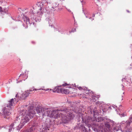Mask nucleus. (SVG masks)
I'll return each mask as SVG.
<instances>
[{
	"mask_svg": "<svg viewBox=\"0 0 132 132\" xmlns=\"http://www.w3.org/2000/svg\"><path fill=\"white\" fill-rule=\"evenodd\" d=\"M123 98H122V99H121V100H123Z\"/></svg>",
	"mask_w": 132,
	"mask_h": 132,
	"instance_id": "obj_46",
	"label": "nucleus"
},
{
	"mask_svg": "<svg viewBox=\"0 0 132 132\" xmlns=\"http://www.w3.org/2000/svg\"><path fill=\"white\" fill-rule=\"evenodd\" d=\"M14 128V127H11V125L10 126V128L9 129V132H10L11 131V130H12Z\"/></svg>",
	"mask_w": 132,
	"mask_h": 132,
	"instance_id": "obj_25",
	"label": "nucleus"
},
{
	"mask_svg": "<svg viewBox=\"0 0 132 132\" xmlns=\"http://www.w3.org/2000/svg\"><path fill=\"white\" fill-rule=\"evenodd\" d=\"M59 89L58 87H55V88L54 89L53 92H59Z\"/></svg>",
	"mask_w": 132,
	"mask_h": 132,
	"instance_id": "obj_19",
	"label": "nucleus"
},
{
	"mask_svg": "<svg viewBox=\"0 0 132 132\" xmlns=\"http://www.w3.org/2000/svg\"><path fill=\"white\" fill-rule=\"evenodd\" d=\"M33 106H30L28 110V114H27V111L26 110H22L20 111L19 116L21 118V120L20 124L18 120H16L11 125L12 127L15 128L16 127L17 130H19L27 122H28L30 119L33 118L36 114V113L34 110Z\"/></svg>",
	"mask_w": 132,
	"mask_h": 132,
	"instance_id": "obj_4",
	"label": "nucleus"
},
{
	"mask_svg": "<svg viewBox=\"0 0 132 132\" xmlns=\"http://www.w3.org/2000/svg\"><path fill=\"white\" fill-rule=\"evenodd\" d=\"M104 125L105 127H106L107 128L106 129L108 131V130L109 129V128L110 127V125L109 123L108 122H105L104 123Z\"/></svg>",
	"mask_w": 132,
	"mask_h": 132,
	"instance_id": "obj_17",
	"label": "nucleus"
},
{
	"mask_svg": "<svg viewBox=\"0 0 132 132\" xmlns=\"http://www.w3.org/2000/svg\"><path fill=\"white\" fill-rule=\"evenodd\" d=\"M105 132H112V131H108L107 132V131H105Z\"/></svg>",
	"mask_w": 132,
	"mask_h": 132,
	"instance_id": "obj_38",
	"label": "nucleus"
},
{
	"mask_svg": "<svg viewBox=\"0 0 132 132\" xmlns=\"http://www.w3.org/2000/svg\"><path fill=\"white\" fill-rule=\"evenodd\" d=\"M75 31H76V29L73 28L72 29L71 32H74Z\"/></svg>",
	"mask_w": 132,
	"mask_h": 132,
	"instance_id": "obj_27",
	"label": "nucleus"
},
{
	"mask_svg": "<svg viewBox=\"0 0 132 132\" xmlns=\"http://www.w3.org/2000/svg\"><path fill=\"white\" fill-rule=\"evenodd\" d=\"M124 92H123V94H124Z\"/></svg>",
	"mask_w": 132,
	"mask_h": 132,
	"instance_id": "obj_47",
	"label": "nucleus"
},
{
	"mask_svg": "<svg viewBox=\"0 0 132 132\" xmlns=\"http://www.w3.org/2000/svg\"><path fill=\"white\" fill-rule=\"evenodd\" d=\"M67 10L69 12H71V11L70 10V9H67Z\"/></svg>",
	"mask_w": 132,
	"mask_h": 132,
	"instance_id": "obj_36",
	"label": "nucleus"
},
{
	"mask_svg": "<svg viewBox=\"0 0 132 132\" xmlns=\"http://www.w3.org/2000/svg\"><path fill=\"white\" fill-rule=\"evenodd\" d=\"M24 73H23L22 74H20V75L19 76V77H21L22 76V77H23L24 76Z\"/></svg>",
	"mask_w": 132,
	"mask_h": 132,
	"instance_id": "obj_28",
	"label": "nucleus"
},
{
	"mask_svg": "<svg viewBox=\"0 0 132 132\" xmlns=\"http://www.w3.org/2000/svg\"><path fill=\"white\" fill-rule=\"evenodd\" d=\"M129 81H128L126 79V78H122V82L124 81H126V82H127V83L128 84H129V85L130 84V79L129 80Z\"/></svg>",
	"mask_w": 132,
	"mask_h": 132,
	"instance_id": "obj_18",
	"label": "nucleus"
},
{
	"mask_svg": "<svg viewBox=\"0 0 132 132\" xmlns=\"http://www.w3.org/2000/svg\"><path fill=\"white\" fill-rule=\"evenodd\" d=\"M60 90L61 91L62 93L64 94H67L68 93V90H67L65 89H63V90L62 89H60Z\"/></svg>",
	"mask_w": 132,
	"mask_h": 132,
	"instance_id": "obj_20",
	"label": "nucleus"
},
{
	"mask_svg": "<svg viewBox=\"0 0 132 132\" xmlns=\"http://www.w3.org/2000/svg\"><path fill=\"white\" fill-rule=\"evenodd\" d=\"M81 3H82V2H83V1H81Z\"/></svg>",
	"mask_w": 132,
	"mask_h": 132,
	"instance_id": "obj_43",
	"label": "nucleus"
},
{
	"mask_svg": "<svg viewBox=\"0 0 132 132\" xmlns=\"http://www.w3.org/2000/svg\"><path fill=\"white\" fill-rule=\"evenodd\" d=\"M130 122L129 121L125 122V121H122L120 123L119 129L118 128V129H116L117 128V126L114 128V130L116 131H118L120 129L122 132H131L132 129L130 126Z\"/></svg>",
	"mask_w": 132,
	"mask_h": 132,
	"instance_id": "obj_6",
	"label": "nucleus"
},
{
	"mask_svg": "<svg viewBox=\"0 0 132 132\" xmlns=\"http://www.w3.org/2000/svg\"><path fill=\"white\" fill-rule=\"evenodd\" d=\"M98 2H100L101 0H97ZM103 0H102V1H103Z\"/></svg>",
	"mask_w": 132,
	"mask_h": 132,
	"instance_id": "obj_41",
	"label": "nucleus"
},
{
	"mask_svg": "<svg viewBox=\"0 0 132 132\" xmlns=\"http://www.w3.org/2000/svg\"><path fill=\"white\" fill-rule=\"evenodd\" d=\"M8 7L7 8H4L3 9L2 7L0 6V14L2 15L6 14L8 15V16H10V12L8 10Z\"/></svg>",
	"mask_w": 132,
	"mask_h": 132,
	"instance_id": "obj_10",
	"label": "nucleus"
},
{
	"mask_svg": "<svg viewBox=\"0 0 132 132\" xmlns=\"http://www.w3.org/2000/svg\"><path fill=\"white\" fill-rule=\"evenodd\" d=\"M49 122L48 123L47 121H46L43 124L42 130L39 132H49V129L50 127V126L52 125V123L51 122L50 120H49Z\"/></svg>",
	"mask_w": 132,
	"mask_h": 132,
	"instance_id": "obj_7",
	"label": "nucleus"
},
{
	"mask_svg": "<svg viewBox=\"0 0 132 132\" xmlns=\"http://www.w3.org/2000/svg\"><path fill=\"white\" fill-rule=\"evenodd\" d=\"M63 86H67V85H68V84H67V83H65L64 84H63L62 85Z\"/></svg>",
	"mask_w": 132,
	"mask_h": 132,
	"instance_id": "obj_31",
	"label": "nucleus"
},
{
	"mask_svg": "<svg viewBox=\"0 0 132 132\" xmlns=\"http://www.w3.org/2000/svg\"><path fill=\"white\" fill-rule=\"evenodd\" d=\"M82 88L83 87H78L79 89L80 90H81L82 89Z\"/></svg>",
	"mask_w": 132,
	"mask_h": 132,
	"instance_id": "obj_30",
	"label": "nucleus"
},
{
	"mask_svg": "<svg viewBox=\"0 0 132 132\" xmlns=\"http://www.w3.org/2000/svg\"><path fill=\"white\" fill-rule=\"evenodd\" d=\"M72 111L79 114L78 120L81 118L82 123H85L89 127H92L93 130L97 132H103V128L102 125H99L98 122L102 121L104 119L102 117H98L97 119L95 117L92 118L84 114H81L80 112L76 110L72 109Z\"/></svg>",
	"mask_w": 132,
	"mask_h": 132,
	"instance_id": "obj_3",
	"label": "nucleus"
},
{
	"mask_svg": "<svg viewBox=\"0 0 132 132\" xmlns=\"http://www.w3.org/2000/svg\"><path fill=\"white\" fill-rule=\"evenodd\" d=\"M62 2H60L59 0H58L57 2H55L53 4V7L54 8L58 7L59 4H60L59 3Z\"/></svg>",
	"mask_w": 132,
	"mask_h": 132,
	"instance_id": "obj_15",
	"label": "nucleus"
},
{
	"mask_svg": "<svg viewBox=\"0 0 132 132\" xmlns=\"http://www.w3.org/2000/svg\"><path fill=\"white\" fill-rule=\"evenodd\" d=\"M121 106H122V105H119V110H121L120 107H121Z\"/></svg>",
	"mask_w": 132,
	"mask_h": 132,
	"instance_id": "obj_34",
	"label": "nucleus"
},
{
	"mask_svg": "<svg viewBox=\"0 0 132 132\" xmlns=\"http://www.w3.org/2000/svg\"><path fill=\"white\" fill-rule=\"evenodd\" d=\"M82 89H83L85 91H86V92L85 93L86 94H87V95H89V96L90 95V93L91 91L89 90H88L87 88V87H83Z\"/></svg>",
	"mask_w": 132,
	"mask_h": 132,
	"instance_id": "obj_14",
	"label": "nucleus"
},
{
	"mask_svg": "<svg viewBox=\"0 0 132 132\" xmlns=\"http://www.w3.org/2000/svg\"><path fill=\"white\" fill-rule=\"evenodd\" d=\"M32 19L36 22H39L40 21V17H33Z\"/></svg>",
	"mask_w": 132,
	"mask_h": 132,
	"instance_id": "obj_16",
	"label": "nucleus"
},
{
	"mask_svg": "<svg viewBox=\"0 0 132 132\" xmlns=\"http://www.w3.org/2000/svg\"><path fill=\"white\" fill-rule=\"evenodd\" d=\"M96 104H100H100H101V103H100L99 101H98H98H97V102H96Z\"/></svg>",
	"mask_w": 132,
	"mask_h": 132,
	"instance_id": "obj_35",
	"label": "nucleus"
},
{
	"mask_svg": "<svg viewBox=\"0 0 132 132\" xmlns=\"http://www.w3.org/2000/svg\"><path fill=\"white\" fill-rule=\"evenodd\" d=\"M60 2H62L63 1H64V0H59Z\"/></svg>",
	"mask_w": 132,
	"mask_h": 132,
	"instance_id": "obj_37",
	"label": "nucleus"
},
{
	"mask_svg": "<svg viewBox=\"0 0 132 132\" xmlns=\"http://www.w3.org/2000/svg\"><path fill=\"white\" fill-rule=\"evenodd\" d=\"M127 11L128 13H130V11L128 10H127Z\"/></svg>",
	"mask_w": 132,
	"mask_h": 132,
	"instance_id": "obj_40",
	"label": "nucleus"
},
{
	"mask_svg": "<svg viewBox=\"0 0 132 132\" xmlns=\"http://www.w3.org/2000/svg\"><path fill=\"white\" fill-rule=\"evenodd\" d=\"M36 111L37 113L39 115L42 114L43 116L55 119L61 117L62 122L64 123H68L75 117L71 109L64 107L59 108L52 111L51 109L38 105L36 107Z\"/></svg>",
	"mask_w": 132,
	"mask_h": 132,
	"instance_id": "obj_1",
	"label": "nucleus"
},
{
	"mask_svg": "<svg viewBox=\"0 0 132 132\" xmlns=\"http://www.w3.org/2000/svg\"><path fill=\"white\" fill-rule=\"evenodd\" d=\"M94 94L93 92H90V96L92 97L91 100L92 102H95L97 99H98V98L99 97L98 96H94Z\"/></svg>",
	"mask_w": 132,
	"mask_h": 132,
	"instance_id": "obj_11",
	"label": "nucleus"
},
{
	"mask_svg": "<svg viewBox=\"0 0 132 132\" xmlns=\"http://www.w3.org/2000/svg\"><path fill=\"white\" fill-rule=\"evenodd\" d=\"M22 19L25 22L26 21V24L28 25L29 24L30 26L31 24H33V25L34 24V22H30L29 19L28 17H22Z\"/></svg>",
	"mask_w": 132,
	"mask_h": 132,
	"instance_id": "obj_12",
	"label": "nucleus"
},
{
	"mask_svg": "<svg viewBox=\"0 0 132 132\" xmlns=\"http://www.w3.org/2000/svg\"><path fill=\"white\" fill-rule=\"evenodd\" d=\"M1 4L2 5L5 6L7 4V3L6 2L4 1L2 2Z\"/></svg>",
	"mask_w": 132,
	"mask_h": 132,
	"instance_id": "obj_23",
	"label": "nucleus"
},
{
	"mask_svg": "<svg viewBox=\"0 0 132 132\" xmlns=\"http://www.w3.org/2000/svg\"><path fill=\"white\" fill-rule=\"evenodd\" d=\"M11 18L13 20H15V19L16 17H11Z\"/></svg>",
	"mask_w": 132,
	"mask_h": 132,
	"instance_id": "obj_32",
	"label": "nucleus"
},
{
	"mask_svg": "<svg viewBox=\"0 0 132 132\" xmlns=\"http://www.w3.org/2000/svg\"><path fill=\"white\" fill-rule=\"evenodd\" d=\"M100 14V13L97 12L96 13H94L93 15V16H99Z\"/></svg>",
	"mask_w": 132,
	"mask_h": 132,
	"instance_id": "obj_24",
	"label": "nucleus"
},
{
	"mask_svg": "<svg viewBox=\"0 0 132 132\" xmlns=\"http://www.w3.org/2000/svg\"><path fill=\"white\" fill-rule=\"evenodd\" d=\"M38 123L36 122H34L33 123L31 128L25 130L24 132H34V130L38 129Z\"/></svg>",
	"mask_w": 132,
	"mask_h": 132,
	"instance_id": "obj_9",
	"label": "nucleus"
},
{
	"mask_svg": "<svg viewBox=\"0 0 132 132\" xmlns=\"http://www.w3.org/2000/svg\"><path fill=\"white\" fill-rule=\"evenodd\" d=\"M74 129H79L81 132H88L87 129L85 127L84 125L80 123L78 124L75 127Z\"/></svg>",
	"mask_w": 132,
	"mask_h": 132,
	"instance_id": "obj_8",
	"label": "nucleus"
},
{
	"mask_svg": "<svg viewBox=\"0 0 132 132\" xmlns=\"http://www.w3.org/2000/svg\"><path fill=\"white\" fill-rule=\"evenodd\" d=\"M75 26L76 27V26L77 25V24L76 23V22L75 20Z\"/></svg>",
	"mask_w": 132,
	"mask_h": 132,
	"instance_id": "obj_33",
	"label": "nucleus"
},
{
	"mask_svg": "<svg viewBox=\"0 0 132 132\" xmlns=\"http://www.w3.org/2000/svg\"><path fill=\"white\" fill-rule=\"evenodd\" d=\"M37 90V89H34V88H31V89H30L29 90V92H31V91H34V90Z\"/></svg>",
	"mask_w": 132,
	"mask_h": 132,
	"instance_id": "obj_26",
	"label": "nucleus"
},
{
	"mask_svg": "<svg viewBox=\"0 0 132 132\" xmlns=\"http://www.w3.org/2000/svg\"><path fill=\"white\" fill-rule=\"evenodd\" d=\"M93 20H94V19L93 18L92 19Z\"/></svg>",
	"mask_w": 132,
	"mask_h": 132,
	"instance_id": "obj_48",
	"label": "nucleus"
},
{
	"mask_svg": "<svg viewBox=\"0 0 132 132\" xmlns=\"http://www.w3.org/2000/svg\"><path fill=\"white\" fill-rule=\"evenodd\" d=\"M30 94L29 90H27L23 92L21 95V96L19 97L17 93L15 95V97L13 99H12L9 102V103L6 106L4 107L2 109L3 115L4 118L8 119L7 116H9L11 113L10 111L11 110L12 107L14 105L15 103H16L20 100V98L22 100H24Z\"/></svg>",
	"mask_w": 132,
	"mask_h": 132,
	"instance_id": "obj_5",
	"label": "nucleus"
},
{
	"mask_svg": "<svg viewBox=\"0 0 132 132\" xmlns=\"http://www.w3.org/2000/svg\"><path fill=\"white\" fill-rule=\"evenodd\" d=\"M82 11L85 16H87L90 15V13L87 11L86 9H85L83 10Z\"/></svg>",
	"mask_w": 132,
	"mask_h": 132,
	"instance_id": "obj_13",
	"label": "nucleus"
},
{
	"mask_svg": "<svg viewBox=\"0 0 132 132\" xmlns=\"http://www.w3.org/2000/svg\"><path fill=\"white\" fill-rule=\"evenodd\" d=\"M89 17V19H92L91 17Z\"/></svg>",
	"mask_w": 132,
	"mask_h": 132,
	"instance_id": "obj_42",
	"label": "nucleus"
},
{
	"mask_svg": "<svg viewBox=\"0 0 132 132\" xmlns=\"http://www.w3.org/2000/svg\"><path fill=\"white\" fill-rule=\"evenodd\" d=\"M50 17H48V18H47L46 19V21H48V23H49V26H51V27H52L53 26L52 25V24H50Z\"/></svg>",
	"mask_w": 132,
	"mask_h": 132,
	"instance_id": "obj_21",
	"label": "nucleus"
},
{
	"mask_svg": "<svg viewBox=\"0 0 132 132\" xmlns=\"http://www.w3.org/2000/svg\"><path fill=\"white\" fill-rule=\"evenodd\" d=\"M121 86L122 87V90H124V86H123V84H122L121 85Z\"/></svg>",
	"mask_w": 132,
	"mask_h": 132,
	"instance_id": "obj_29",
	"label": "nucleus"
},
{
	"mask_svg": "<svg viewBox=\"0 0 132 132\" xmlns=\"http://www.w3.org/2000/svg\"><path fill=\"white\" fill-rule=\"evenodd\" d=\"M130 66H131V68H132V63L130 64Z\"/></svg>",
	"mask_w": 132,
	"mask_h": 132,
	"instance_id": "obj_39",
	"label": "nucleus"
},
{
	"mask_svg": "<svg viewBox=\"0 0 132 132\" xmlns=\"http://www.w3.org/2000/svg\"><path fill=\"white\" fill-rule=\"evenodd\" d=\"M47 3L43 4V2H39L37 3L36 5L33 7V10L31 9L30 12L28 11V8H19L18 14L19 16H42L44 12V9L46 11H49L50 8L48 6Z\"/></svg>",
	"mask_w": 132,
	"mask_h": 132,
	"instance_id": "obj_2",
	"label": "nucleus"
},
{
	"mask_svg": "<svg viewBox=\"0 0 132 132\" xmlns=\"http://www.w3.org/2000/svg\"><path fill=\"white\" fill-rule=\"evenodd\" d=\"M123 96H122V97L123 98Z\"/></svg>",
	"mask_w": 132,
	"mask_h": 132,
	"instance_id": "obj_44",
	"label": "nucleus"
},
{
	"mask_svg": "<svg viewBox=\"0 0 132 132\" xmlns=\"http://www.w3.org/2000/svg\"><path fill=\"white\" fill-rule=\"evenodd\" d=\"M34 43V42H32V43Z\"/></svg>",
	"mask_w": 132,
	"mask_h": 132,
	"instance_id": "obj_45",
	"label": "nucleus"
},
{
	"mask_svg": "<svg viewBox=\"0 0 132 132\" xmlns=\"http://www.w3.org/2000/svg\"><path fill=\"white\" fill-rule=\"evenodd\" d=\"M119 115L121 117H125L126 116V114L125 112L121 114H120V113H119Z\"/></svg>",
	"mask_w": 132,
	"mask_h": 132,
	"instance_id": "obj_22",
	"label": "nucleus"
}]
</instances>
